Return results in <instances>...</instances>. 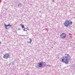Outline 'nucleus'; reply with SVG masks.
<instances>
[{
	"mask_svg": "<svg viewBox=\"0 0 75 75\" xmlns=\"http://www.w3.org/2000/svg\"><path fill=\"white\" fill-rule=\"evenodd\" d=\"M66 37H67V34L64 33H62L60 35V38H66Z\"/></svg>",
	"mask_w": 75,
	"mask_h": 75,
	"instance_id": "nucleus-4",
	"label": "nucleus"
},
{
	"mask_svg": "<svg viewBox=\"0 0 75 75\" xmlns=\"http://www.w3.org/2000/svg\"><path fill=\"white\" fill-rule=\"evenodd\" d=\"M21 27H22V28H24V29L23 30H24V31H25V28H24V25H21Z\"/></svg>",
	"mask_w": 75,
	"mask_h": 75,
	"instance_id": "nucleus-8",
	"label": "nucleus"
},
{
	"mask_svg": "<svg viewBox=\"0 0 75 75\" xmlns=\"http://www.w3.org/2000/svg\"><path fill=\"white\" fill-rule=\"evenodd\" d=\"M69 55L66 54L65 58L62 59V62H64L66 64H68V62H69Z\"/></svg>",
	"mask_w": 75,
	"mask_h": 75,
	"instance_id": "nucleus-1",
	"label": "nucleus"
},
{
	"mask_svg": "<svg viewBox=\"0 0 75 75\" xmlns=\"http://www.w3.org/2000/svg\"><path fill=\"white\" fill-rule=\"evenodd\" d=\"M4 58L5 59H7V58H8L9 57H10V54L9 53H6L4 54Z\"/></svg>",
	"mask_w": 75,
	"mask_h": 75,
	"instance_id": "nucleus-3",
	"label": "nucleus"
},
{
	"mask_svg": "<svg viewBox=\"0 0 75 75\" xmlns=\"http://www.w3.org/2000/svg\"><path fill=\"white\" fill-rule=\"evenodd\" d=\"M18 6H20L21 7V6H22V4H21V3H20L19 4H18Z\"/></svg>",
	"mask_w": 75,
	"mask_h": 75,
	"instance_id": "nucleus-9",
	"label": "nucleus"
},
{
	"mask_svg": "<svg viewBox=\"0 0 75 75\" xmlns=\"http://www.w3.org/2000/svg\"><path fill=\"white\" fill-rule=\"evenodd\" d=\"M8 26H9L10 27L11 26V25L9 24H8V25H5V27L6 29H8Z\"/></svg>",
	"mask_w": 75,
	"mask_h": 75,
	"instance_id": "nucleus-6",
	"label": "nucleus"
},
{
	"mask_svg": "<svg viewBox=\"0 0 75 75\" xmlns=\"http://www.w3.org/2000/svg\"><path fill=\"white\" fill-rule=\"evenodd\" d=\"M65 27H69L72 24V22L68 20L66 21L64 23Z\"/></svg>",
	"mask_w": 75,
	"mask_h": 75,
	"instance_id": "nucleus-2",
	"label": "nucleus"
},
{
	"mask_svg": "<svg viewBox=\"0 0 75 75\" xmlns=\"http://www.w3.org/2000/svg\"><path fill=\"white\" fill-rule=\"evenodd\" d=\"M44 64V63L43 62H40L39 63V65H38L39 67H42L43 66V64Z\"/></svg>",
	"mask_w": 75,
	"mask_h": 75,
	"instance_id": "nucleus-5",
	"label": "nucleus"
},
{
	"mask_svg": "<svg viewBox=\"0 0 75 75\" xmlns=\"http://www.w3.org/2000/svg\"><path fill=\"white\" fill-rule=\"evenodd\" d=\"M22 25V24H21L20 25Z\"/></svg>",
	"mask_w": 75,
	"mask_h": 75,
	"instance_id": "nucleus-11",
	"label": "nucleus"
},
{
	"mask_svg": "<svg viewBox=\"0 0 75 75\" xmlns=\"http://www.w3.org/2000/svg\"><path fill=\"white\" fill-rule=\"evenodd\" d=\"M31 39H29L28 40V43H31Z\"/></svg>",
	"mask_w": 75,
	"mask_h": 75,
	"instance_id": "nucleus-7",
	"label": "nucleus"
},
{
	"mask_svg": "<svg viewBox=\"0 0 75 75\" xmlns=\"http://www.w3.org/2000/svg\"><path fill=\"white\" fill-rule=\"evenodd\" d=\"M1 44V42L0 41V45Z\"/></svg>",
	"mask_w": 75,
	"mask_h": 75,
	"instance_id": "nucleus-10",
	"label": "nucleus"
},
{
	"mask_svg": "<svg viewBox=\"0 0 75 75\" xmlns=\"http://www.w3.org/2000/svg\"><path fill=\"white\" fill-rule=\"evenodd\" d=\"M44 66H45V65H44Z\"/></svg>",
	"mask_w": 75,
	"mask_h": 75,
	"instance_id": "nucleus-12",
	"label": "nucleus"
}]
</instances>
